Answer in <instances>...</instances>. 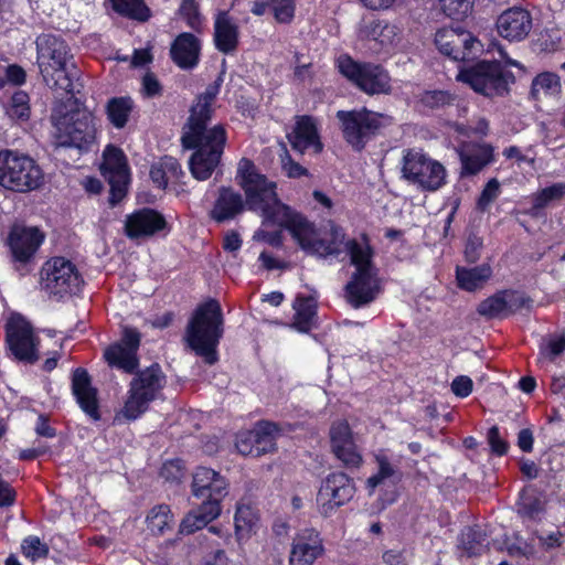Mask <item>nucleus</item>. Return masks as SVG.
I'll list each match as a JSON object with an SVG mask.
<instances>
[{"label":"nucleus","instance_id":"1","mask_svg":"<svg viewBox=\"0 0 565 565\" xmlns=\"http://www.w3.org/2000/svg\"><path fill=\"white\" fill-rule=\"evenodd\" d=\"M38 64L43 81L54 89H61L75 97L84 87L79 81L81 71L71 62L73 54L67 42L54 34L36 38Z\"/></svg>","mask_w":565,"mask_h":565},{"label":"nucleus","instance_id":"2","mask_svg":"<svg viewBox=\"0 0 565 565\" xmlns=\"http://www.w3.org/2000/svg\"><path fill=\"white\" fill-rule=\"evenodd\" d=\"M224 334V315L215 298L200 302L189 318L185 341L189 348L204 362L213 365L218 362L217 348Z\"/></svg>","mask_w":565,"mask_h":565},{"label":"nucleus","instance_id":"3","mask_svg":"<svg viewBox=\"0 0 565 565\" xmlns=\"http://www.w3.org/2000/svg\"><path fill=\"white\" fill-rule=\"evenodd\" d=\"M235 181L244 192L247 210L258 213L263 224H269L287 205L279 199L277 183L262 173L252 159L244 157L238 161Z\"/></svg>","mask_w":565,"mask_h":565},{"label":"nucleus","instance_id":"4","mask_svg":"<svg viewBox=\"0 0 565 565\" xmlns=\"http://www.w3.org/2000/svg\"><path fill=\"white\" fill-rule=\"evenodd\" d=\"M511 66L522 67L514 60H479L461 68L457 79L483 97L502 98L510 95L511 87L515 83Z\"/></svg>","mask_w":565,"mask_h":565},{"label":"nucleus","instance_id":"5","mask_svg":"<svg viewBox=\"0 0 565 565\" xmlns=\"http://www.w3.org/2000/svg\"><path fill=\"white\" fill-rule=\"evenodd\" d=\"M95 117L86 108H76L60 115H52L54 128L52 145L55 149L74 148L81 153H87L97 141Z\"/></svg>","mask_w":565,"mask_h":565},{"label":"nucleus","instance_id":"6","mask_svg":"<svg viewBox=\"0 0 565 565\" xmlns=\"http://www.w3.org/2000/svg\"><path fill=\"white\" fill-rule=\"evenodd\" d=\"M335 118L347 146L352 151L362 153L371 142L383 134L386 116L366 107H361L351 110H338Z\"/></svg>","mask_w":565,"mask_h":565},{"label":"nucleus","instance_id":"7","mask_svg":"<svg viewBox=\"0 0 565 565\" xmlns=\"http://www.w3.org/2000/svg\"><path fill=\"white\" fill-rule=\"evenodd\" d=\"M43 172L28 154L14 150L0 151V185L14 192H30L40 188Z\"/></svg>","mask_w":565,"mask_h":565},{"label":"nucleus","instance_id":"8","mask_svg":"<svg viewBox=\"0 0 565 565\" xmlns=\"http://www.w3.org/2000/svg\"><path fill=\"white\" fill-rule=\"evenodd\" d=\"M134 374L124 406V415L129 420H136L145 414L167 384V376L157 362Z\"/></svg>","mask_w":565,"mask_h":565},{"label":"nucleus","instance_id":"9","mask_svg":"<svg viewBox=\"0 0 565 565\" xmlns=\"http://www.w3.org/2000/svg\"><path fill=\"white\" fill-rule=\"evenodd\" d=\"M45 238V233L38 226L21 224L11 226L7 237V246L11 264L21 276H26L34 269L38 254Z\"/></svg>","mask_w":565,"mask_h":565},{"label":"nucleus","instance_id":"10","mask_svg":"<svg viewBox=\"0 0 565 565\" xmlns=\"http://www.w3.org/2000/svg\"><path fill=\"white\" fill-rule=\"evenodd\" d=\"M226 141V129L224 125L218 124L210 128L207 139L200 141L198 147L183 148L184 150H193L189 158V170L195 180L206 181L212 177L221 164Z\"/></svg>","mask_w":565,"mask_h":565},{"label":"nucleus","instance_id":"11","mask_svg":"<svg viewBox=\"0 0 565 565\" xmlns=\"http://www.w3.org/2000/svg\"><path fill=\"white\" fill-rule=\"evenodd\" d=\"M403 178L422 191L434 192L446 184L445 167L423 151L408 149L403 156Z\"/></svg>","mask_w":565,"mask_h":565},{"label":"nucleus","instance_id":"12","mask_svg":"<svg viewBox=\"0 0 565 565\" xmlns=\"http://www.w3.org/2000/svg\"><path fill=\"white\" fill-rule=\"evenodd\" d=\"M341 75L369 95L388 94L392 89L388 73L379 64L358 62L349 54L337 60Z\"/></svg>","mask_w":565,"mask_h":565},{"label":"nucleus","instance_id":"13","mask_svg":"<svg viewBox=\"0 0 565 565\" xmlns=\"http://www.w3.org/2000/svg\"><path fill=\"white\" fill-rule=\"evenodd\" d=\"M6 348L15 360L34 364L38 362L40 338L33 327L21 313H12L4 324Z\"/></svg>","mask_w":565,"mask_h":565},{"label":"nucleus","instance_id":"14","mask_svg":"<svg viewBox=\"0 0 565 565\" xmlns=\"http://www.w3.org/2000/svg\"><path fill=\"white\" fill-rule=\"evenodd\" d=\"M217 94V87L213 90L207 88L204 93L198 95L193 100L186 122L183 126L181 135L182 148H195L200 141L207 139L214 109L213 102Z\"/></svg>","mask_w":565,"mask_h":565},{"label":"nucleus","instance_id":"15","mask_svg":"<svg viewBox=\"0 0 565 565\" xmlns=\"http://www.w3.org/2000/svg\"><path fill=\"white\" fill-rule=\"evenodd\" d=\"M43 271L45 289L60 298L76 294L84 282L76 265L62 256L52 257L45 262Z\"/></svg>","mask_w":565,"mask_h":565},{"label":"nucleus","instance_id":"16","mask_svg":"<svg viewBox=\"0 0 565 565\" xmlns=\"http://www.w3.org/2000/svg\"><path fill=\"white\" fill-rule=\"evenodd\" d=\"M435 44L439 52L454 61H470L482 52L483 45L469 31L443 28L436 32Z\"/></svg>","mask_w":565,"mask_h":565},{"label":"nucleus","instance_id":"17","mask_svg":"<svg viewBox=\"0 0 565 565\" xmlns=\"http://www.w3.org/2000/svg\"><path fill=\"white\" fill-rule=\"evenodd\" d=\"M355 494L354 480L344 472H332L321 482L317 504L323 516L332 515Z\"/></svg>","mask_w":565,"mask_h":565},{"label":"nucleus","instance_id":"18","mask_svg":"<svg viewBox=\"0 0 565 565\" xmlns=\"http://www.w3.org/2000/svg\"><path fill=\"white\" fill-rule=\"evenodd\" d=\"M171 226L164 215L152 207H140L126 215L124 234L130 241H143L156 235L169 234Z\"/></svg>","mask_w":565,"mask_h":565},{"label":"nucleus","instance_id":"19","mask_svg":"<svg viewBox=\"0 0 565 565\" xmlns=\"http://www.w3.org/2000/svg\"><path fill=\"white\" fill-rule=\"evenodd\" d=\"M532 299L516 289H501L481 300L477 313L487 320L508 318L523 308L530 309Z\"/></svg>","mask_w":565,"mask_h":565},{"label":"nucleus","instance_id":"20","mask_svg":"<svg viewBox=\"0 0 565 565\" xmlns=\"http://www.w3.org/2000/svg\"><path fill=\"white\" fill-rule=\"evenodd\" d=\"M269 224L288 231L298 246L310 254L318 237L317 228L315 223L309 221L301 212L287 204L281 206V211Z\"/></svg>","mask_w":565,"mask_h":565},{"label":"nucleus","instance_id":"21","mask_svg":"<svg viewBox=\"0 0 565 565\" xmlns=\"http://www.w3.org/2000/svg\"><path fill=\"white\" fill-rule=\"evenodd\" d=\"M192 494L201 503H215L222 509V502L228 494V481L218 471L198 467L191 483Z\"/></svg>","mask_w":565,"mask_h":565},{"label":"nucleus","instance_id":"22","mask_svg":"<svg viewBox=\"0 0 565 565\" xmlns=\"http://www.w3.org/2000/svg\"><path fill=\"white\" fill-rule=\"evenodd\" d=\"M71 392L81 411L93 422L102 419L98 388L85 367L78 366L71 373Z\"/></svg>","mask_w":565,"mask_h":565},{"label":"nucleus","instance_id":"23","mask_svg":"<svg viewBox=\"0 0 565 565\" xmlns=\"http://www.w3.org/2000/svg\"><path fill=\"white\" fill-rule=\"evenodd\" d=\"M532 28V13L521 6H513L503 10L495 19L498 35L510 43L524 41Z\"/></svg>","mask_w":565,"mask_h":565},{"label":"nucleus","instance_id":"24","mask_svg":"<svg viewBox=\"0 0 565 565\" xmlns=\"http://www.w3.org/2000/svg\"><path fill=\"white\" fill-rule=\"evenodd\" d=\"M324 554L323 540L319 531L306 527L296 533L289 553V565H313Z\"/></svg>","mask_w":565,"mask_h":565},{"label":"nucleus","instance_id":"25","mask_svg":"<svg viewBox=\"0 0 565 565\" xmlns=\"http://www.w3.org/2000/svg\"><path fill=\"white\" fill-rule=\"evenodd\" d=\"M330 444L333 455L345 468L356 469L361 467L363 457L353 440L348 422H338L331 426Z\"/></svg>","mask_w":565,"mask_h":565},{"label":"nucleus","instance_id":"26","mask_svg":"<svg viewBox=\"0 0 565 565\" xmlns=\"http://www.w3.org/2000/svg\"><path fill=\"white\" fill-rule=\"evenodd\" d=\"M381 291L377 273L354 271L344 287V297L348 303L362 308L373 302Z\"/></svg>","mask_w":565,"mask_h":565},{"label":"nucleus","instance_id":"27","mask_svg":"<svg viewBox=\"0 0 565 565\" xmlns=\"http://www.w3.org/2000/svg\"><path fill=\"white\" fill-rule=\"evenodd\" d=\"M460 160V177H472L495 160L494 147L488 142H465L457 150Z\"/></svg>","mask_w":565,"mask_h":565},{"label":"nucleus","instance_id":"28","mask_svg":"<svg viewBox=\"0 0 565 565\" xmlns=\"http://www.w3.org/2000/svg\"><path fill=\"white\" fill-rule=\"evenodd\" d=\"M239 25L228 10H217L213 17V44L224 55L234 54L239 45Z\"/></svg>","mask_w":565,"mask_h":565},{"label":"nucleus","instance_id":"29","mask_svg":"<svg viewBox=\"0 0 565 565\" xmlns=\"http://www.w3.org/2000/svg\"><path fill=\"white\" fill-rule=\"evenodd\" d=\"M247 210L243 195L232 186L222 185L209 212V216L217 224L235 220Z\"/></svg>","mask_w":565,"mask_h":565},{"label":"nucleus","instance_id":"30","mask_svg":"<svg viewBox=\"0 0 565 565\" xmlns=\"http://www.w3.org/2000/svg\"><path fill=\"white\" fill-rule=\"evenodd\" d=\"M202 41L191 32L178 34L170 46V57L181 70L195 68L201 60Z\"/></svg>","mask_w":565,"mask_h":565},{"label":"nucleus","instance_id":"31","mask_svg":"<svg viewBox=\"0 0 565 565\" xmlns=\"http://www.w3.org/2000/svg\"><path fill=\"white\" fill-rule=\"evenodd\" d=\"M288 140L292 149L300 153H305L308 149H312L315 153H320L323 150L317 124L309 115L297 117L294 131L288 136Z\"/></svg>","mask_w":565,"mask_h":565},{"label":"nucleus","instance_id":"32","mask_svg":"<svg viewBox=\"0 0 565 565\" xmlns=\"http://www.w3.org/2000/svg\"><path fill=\"white\" fill-rule=\"evenodd\" d=\"M344 247L351 264L355 267V271L377 273L373 263L375 252L366 233L361 234V242L356 238L348 239Z\"/></svg>","mask_w":565,"mask_h":565},{"label":"nucleus","instance_id":"33","mask_svg":"<svg viewBox=\"0 0 565 565\" xmlns=\"http://www.w3.org/2000/svg\"><path fill=\"white\" fill-rule=\"evenodd\" d=\"M222 513V509L215 503H201L196 509L189 511L179 525V533L190 535L199 530L206 527L212 521L216 520Z\"/></svg>","mask_w":565,"mask_h":565},{"label":"nucleus","instance_id":"34","mask_svg":"<svg viewBox=\"0 0 565 565\" xmlns=\"http://www.w3.org/2000/svg\"><path fill=\"white\" fill-rule=\"evenodd\" d=\"M149 177L156 188L166 190L169 181L179 182L184 177V171L178 159L162 156L150 166Z\"/></svg>","mask_w":565,"mask_h":565},{"label":"nucleus","instance_id":"35","mask_svg":"<svg viewBox=\"0 0 565 565\" xmlns=\"http://www.w3.org/2000/svg\"><path fill=\"white\" fill-rule=\"evenodd\" d=\"M457 287L463 291L475 292L482 289L492 276L489 264L475 267L457 266L455 270Z\"/></svg>","mask_w":565,"mask_h":565},{"label":"nucleus","instance_id":"36","mask_svg":"<svg viewBox=\"0 0 565 565\" xmlns=\"http://www.w3.org/2000/svg\"><path fill=\"white\" fill-rule=\"evenodd\" d=\"M488 535L479 524L465 526L458 536V547L467 557H478L489 550Z\"/></svg>","mask_w":565,"mask_h":565},{"label":"nucleus","instance_id":"37","mask_svg":"<svg viewBox=\"0 0 565 565\" xmlns=\"http://www.w3.org/2000/svg\"><path fill=\"white\" fill-rule=\"evenodd\" d=\"M374 459L377 463V470L365 481V489L369 493H373L380 486L385 484L387 481L392 486H396L402 481V472L391 462L386 455L377 454L374 456Z\"/></svg>","mask_w":565,"mask_h":565},{"label":"nucleus","instance_id":"38","mask_svg":"<svg viewBox=\"0 0 565 565\" xmlns=\"http://www.w3.org/2000/svg\"><path fill=\"white\" fill-rule=\"evenodd\" d=\"M292 308L295 309L294 327L299 332H309L315 326L317 317V300L312 296L302 294L297 295L294 300Z\"/></svg>","mask_w":565,"mask_h":565},{"label":"nucleus","instance_id":"39","mask_svg":"<svg viewBox=\"0 0 565 565\" xmlns=\"http://www.w3.org/2000/svg\"><path fill=\"white\" fill-rule=\"evenodd\" d=\"M280 431V427L277 423L270 420H259L255 428L252 429L256 457H262L266 454L276 450V437Z\"/></svg>","mask_w":565,"mask_h":565},{"label":"nucleus","instance_id":"40","mask_svg":"<svg viewBox=\"0 0 565 565\" xmlns=\"http://www.w3.org/2000/svg\"><path fill=\"white\" fill-rule=\"evenodd\" d=\"M100 172L104 178L130 175L127 157L124 151L114 145H107L103 152Z\"/></svg>","mask_w":565,"mask_h":565},{"label":"nucleus","instance_id":"41","mask_svg":"<svg viewBox=\"0 0 565 565\" xmlns=\"http://www.w3.org/2000/svg\"><path fill=\"white\" fill-rule=\"evenodd\" d=\"M104 358L109 366L134 374L139 369L138 353L122 348L119 344H110L104 352Z\"/></svg>","mask_w":565,"mask_h":565},{"label":"nucleus","instance_id":"42","mask_svg":"<svg viewBox=\"0 0 565 565\" xmlns=\"http://www.w3.org/2000/svg\"><path fill=\"white\" fill-rule=\"evenodd\" d=\"M395 36V26L380 19H364L359 29L361 40L376 41L384 45L391 43Z\"/></svg>","mask_w":565,"mask_h":565},{"label":"nucleus","instance_id":"43","mask_svg":"<svg viewBox=\"0 0 565 565\" xmlns=\"http://www.w3.org/2000/svg\"><path fill=\"white\" fill-rule=\"evenodd\" d=\"M134 107V100L129 96L109 98L105 107L108 121L116 129L125 128L129 121Z\"/></svg>","mask_w":565,"mask_h":565},{"label":"nucleus","instance_id":"44","mask_svg":"<svg viewBox=\"0 0 565 565\" xmlns=\"http://www.w3.org/2000/svg\"><path fill=\"white\" fill-rule=\"evenodd\" d=\"M516 507L518 514L521 518L533 521L539 519L540 514L544 512V502L534 488H524L520 491Z\"/></svg>","mask_w":565,"mask_h":565},{"label":"nucleus","instance_id":"45","mask_svg":"<svg viewBox=\"0 0 565 565\" xmlns=\"http://www.w3.org/2000/svg\"><path fill=\"white\" fill-rule=\"evenodd\" d=\"M173 522V514L170 505L166 503L157 504L151 508L146 516L147 529L153 535H163L171 529Z\"/></svg>","mask_w":565,"mask_h":565},{"label":"nucleus","instance_id":"46","mask_svg":"<svg viewBox=\"0 0 565 565\" xmlns=\"http://www.w3.org/2000/svg\"><path fill=\"white\" fill-rule=\"evenodd\" d=\"M257 512L247 504H239L234 514L235 534L238 541L250 536L258 523Z\"/></svg>","mask_w":565,"mask_h":565},{"label":"nucleus","instance_id":"47","mask_svg":"<svg viewBox=\"0 0 565 565\" xmlns=\"http://www.w3.org/2000/svg\"><path fill=\"white\" fill-rule=\"evenodd\" d=\"M6 114L15 124L28 122L31 117L29 94L24 90L14 92L7 104Z\"/></svg>","mask_w":565,"mask_h":565},{"label":"nucleus","instance_id":"48","mask_svg":"<svg viewBox=\"0 0 565 565\" xmlns=\"http://www.w3.org/2000/svg\"><path fill=\"white\" fill-rule=\"evenodd\" d=\"M561 87V78L556 73L542 72L532 79L530 98L537 102L541 93L545 96L557 95Z\"/></svg>","mask_w":565,"mask_h":565},{"label":"nucleus","instance_id":"49","mask_svg":"<svg viewBox=\"0 0 565 565\" xmlns=\"http://www.w3.org/2000/svg\"><path fill=\"white\" fill-rule=\"evenodd\" d=\"M113 10L124 18L146 22L151 12L143 0H110Z\"/></svg>","mask_w":565,"mask_h":565},{"label":"nucleus","instance_id":"50","mask_svg":"<svg viewBox=\"0 0 565 565\" xmlns=\"http://www.w3.org/2000/svg\"><path fill=\"white\" fill-rule=\"evenodd\" d=\"M345 234L339 226H332L330 231V238H319L315 243L310 255H318L320 257L339 256L342 252L341 246L343 245Z\"/></svg>","mask_w":565,"mask_h":565},{"label":"nucleus","instance_id":"51","mask_svg":"<svg viewBox=\"0 0 565 565\" xmlns=\"http://www.w3.org/2000/svg\"><path fill=\"white\" fill-rule=\"evenodd\" d=\"M455 95L449 90L444 89H428L424 90L418 96V105L425 110H439L454 105Z\"/></svg>","mask_w":565,"mask_h":565},{"label":"nucleus","instance_id":"52","mask_svg":"<svg viewBox=\"0 0 565 565\" xmlns=\"http://www.w3.org/2000/svg\"><path fill=\"white\" fill-rule=\"evenodd\" d=\"M177 13L191 30L198 33L202 32L204 17L196 0H181Z\"/></svg>","mask_w":565,"mask_h":565},{"label":"nucleus","instance_id":"53","mask_svg":"<svg viewBox=\"0 0 565 565\" xmlns=\"http://www.w3.org/2000/svg\"><path fill=\"white\" fill-rule=\"evenodd\" d=\"M565 352V333L550 335L540 344V356L554 363Z\"/></svg>","mask_w":565,"mask_h":565},{"label":"nucleus","instance_id":"54","mask_svg":"<svg viewBox=\"0 0 565 565\" xmlns=\"http://www.w3.org/2000/svg\"><path fill=\"white\" fill-rule=\"evenodd\" d=\"M439 3L447 17L460 21L471 13L475 0H439Z\"/></svg>","mask_w":565,"mask_h":565},{"label":"nucleus","instance_id":"55","mask_svg":"<svg viewBox=\"0 0 565 565\" xmlns=\"http://www.w3.org/2000/svg\"><path fill=\"white\" fill-rule=\"evenodd\" d=\"M21 552L26 558L35 562L40 558H46L49 556L50 548L39 536L29 535L24 537L21 543Z\"/></svg>","mask_w":565,"mask_h":565},{"label":"nucleus","instance_id":"56","mask_svg":"<svg viewBox=\"0 0 565 565\" xmlns=\"http://www.w3.org/2000/svg\"><path fill=\"white\" fill-rule=\"evenodd\" d=\"M501 193L500 182L497 178H491L483 186L476 202V209L484 213L489 206L499 198Z\"/></svg>","mask_w":565,"mask_h":565},{"label":"nucleus","instance_id":"57","mask_svg":"<svg viewBox=\"0 0 565 565\" xmlns=\"http://www.w3.org/2000/svg\"><path fill=\"white\" fill-rule=\"evenodd\" d=\"M268 6L278 23L289 24L292 22L296 12L294 0H268Z\"/></svg>","mask_w":565,"mask_h":565},{"label":"nucleus","instance_id":"58","mask_svg":"<svg viewBox=\"0 0 565 565\" xmlns=\"http://www.w3.org/2000/svg\"><path fill=\"white\" fill-rule=\"evenodd\" d=\"M565 195V183H555L542 189L533 199V209L540 210L548 205L550 202L559 200Z\"/></svg>","mask_w":565,"mask_h":565},{"label":"nucleus","instance_id":"59","mask_svg":"<svg viewBox=\"0 0 565 565\" xmlns=\"http://www.w3.org/2000/svg\"><path fill=\"white\" fill-rule=\"evenodd\" d=\"M109 184V204L116 206L119 204L128 193V185L130 175H119L105 178Z\"/></svg>","mask_w":565,"mask_h":565},{"label":"nucleus","instance_id":"60","mask_svg":"<svg viewBox=\"0 0 565 565\" xmlns=\"http://www.w3.org/2000/svg\"><path fill=\"white\" fill-rule=\"evenodd\" d=\"M487 440L492 455L503 457L508 454L510 445L508 440L501 437L500 429L497 425L488 429Z\"/></svg>","mask_w":565,"mask_h":565},{"label":"nucleus","instance_id":"61","mask_svg":"<svg viewBox=\"0 0 565 565\" xmlns=\"http://www.w3.org/2000/svg\"><path fill=\"white\" fill-rule=\"evenodd\" d=\"M160 476L170 482H180L183 477V466L180 459H172L166 461L161 469Z\"/></svg>","mask_w":565,"mask_h":565},{"label":"nucleus","instance_id":"62","mask_svg":"<svg viewBox=\"0 0 565 565\" xmlns=\"http://www.w3.org/2000/svg\"><path fill=\"white\" fill-rule=\"evenodd\" d=\"M281 168L285 174L290 179H299L301 177H308L309 170L295 161L288 151L281 158Z\"/></svg>","mask_w":565,"mask_h":565},{"label":"nucleus","instance_id":"63","mask_svg":"<svg viewBox=\"0 0 565 565\" xmlns=\"http://www.w3.org/2000/svg\"><path fill=\"white\" fill-rule=\"evenodd\" d=\"M115 343L138 353L141 343V334L136 328L125 327L120 340Z\"/></svg>","mask_w":565,"mask_h":565},{"label":"nucleus","instance_id":"64","mask_svg":"<svg viewBox=\"0 0 565 565\" xmlns=\"http://www.w3.org/2000/svg\"><path fill=\"white\" fill-rule=\"evenodd\" d=\"M254 436L255 435H253L252 430H246L237 434L235 447L241 455L257 458V450L255 449V444L253 440Z\"/></svg>","mask_w":565,"mask_h":565}]
</instances>
